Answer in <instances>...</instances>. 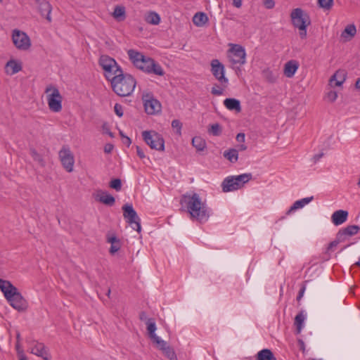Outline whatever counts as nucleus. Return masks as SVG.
<instances>
[{
    "mask_svg": "<svg viewBox=\"0 0 360 360\" xmlns=\"http://www.w3.org/2000/svg\"><path fill=\"white\" fill-rule=\"evenodd\" d=\"M98 63L105 71V76L108 80L112 79L118 72H121L122 68L117 65L115 59L108 56H101Z\"/></svg>",
    "mask_w": 360,
    "mask_h": 360,
    "instance_id": "nucleus-6",
    "label": "nucleus"
},
{
    "mask_svg": "<svg viewBox=\"0 0 360 360\" xmlns=\"http://www.w3.org/2000/svg\"><path fill=\"white\" fill-rule=\"evenodd\" d=\"M32 354L41 357L44 360H51V356L44 343L33 340L30 343Z\"/></svg>",
    "mask_w": 360,
    "mask_h": 360,
    "instance_id": "nucleus-14",
    "label": "nucleus"
},
{
    "mask_svg": "<svg viewBox=\"0 0 360 360\" xmlns=\"http://www.w3.org/2000/svg\"><path fill=\"white\" fill-rule=\"evenodd\" d=\"M226 87H224L222 85L220 86L217 84H214L211 89V94L214 96H221L223 94L224 89Z\"/></svg>",
    "mask_w": 360,
    "mask_h": 360,
    "instance_id": "nucleus-42",
    "label": "nucleus"
},
{
    "mask_svg": "<svg viewBox=\"0 0 360 360\" xmlns=\"http://www.w3.org/2000/svg\"><path fill=\"white\" fill-rule=\"evenodd\" d=\"M348 217V212L339 210L334 212L331 216V221L335 226H339L345 222Z\"/></svg>",
    "mask_w": 360,
    "mask_h": 360,
    "instance_id": "nucleus-19",
    "label": "nucleus"
},
{
    "mask_svg": "<svg viewBox=\"0 0 360 360\" xmlns=\"http://www.w3.org/2000/svg\"><path fill=\"white\" fill-rule=\"evenodd\" d=\"M323 155H324L323 153H321L316 154L315 155H314V157H313L314 162L315 163L317 162L323 156Z\"/></svg>",
    "mask_w": 360,
    "mask_h": 360,
    "instance_id": "nucleus-56",
    "label": "nucleus"
},
{
    "mask_svg": "<svg viewBox=\"0 0 360 360\" xmlns=\"http://www.w3.org/2000/svg\"><path fill=\"white\" fill-rule=\"evenodd\" d=\"M233 5L236 8H240L242 6V0H233Z\"/></svg>",
    "mask_w": 360,
    "mask_h": 360,
    "instance_id": "nucleus-58",
    "label": "nucleus"
},
{
    "mask_svg": "<svg viewBox=\"0 0 360 360\" xmlns=\"http://www.w3.org/2000/svg\"><path fill=\"white\" fill-rule=\"evenodd\" d=\"M360 229L357 225H349L345 228L341 229L337 233L339 236V240L345 241L348 237L356 235Z\"/></svg>",
    "mask_w": 360,
    "mask_h": 360,
    "instance_id": "nucleus-16",
    "label": "nucleus"
},
{
    "mask_svg": "<svg viewBox=\"0 0 360 360\" xmlns=\"http://www.w3.org/2000/svg\"><path fill=\"white\" fill-rule=\"evenodd\" d=\"M346 78V72L344 70H338L330 77L329 84L330 86H340L345 82Z\"/></svg>",
    "mask_w": 360,
    "mask_h": 360,
    "instance_id": "nucleus-20",
    "label": "nucleus"
},
{
    "mask_svg": "<svg viewBox=\"0 0 360 360\" xmlns=\"http://www.w3.org/2000/svg\"><path fill=\"white\" fill-rule=\"evenodd\" d=\"M38 9L42 16L45 17L49 22L51 21L50 14L52 8L49 1L46 0L41 3V4L38 6Z\"/></svg>",
    "mask_w": 360,
    "mask_h": 360,
    "instance_id": "nucleus-25",
    "label": "nucleus"
},
{
    "mask_svg": "<svg viewBox=\"0 0 360 360\" xmlns=\"http://www.w3.org/2000/svg\"><path fill=\"white\" fill-rule=\"evenodd\" d=\"M111 86L113 91L119 96H130L136 86V79L129 74L118 72L110 79Z\"/></svg>",
    "mask_w": 360,
    "mask_h": 360,
    "instance_id": "nucleus-4",
    "label": "nucleus"
},
{
    "mask_svg": "<svg viewBox=\"0 0 360 360\" xmlns=\"http://www.w3.org/2000/svg\"><path fill=\"white\" fill-rule=\"evenodd\" d=\"M113 17L118 20H123L125 18V8L123 6H115L113 11Z\"/></svg>",
    "mask_w": 360,
    "mask_h": 360,
    "instance_id": "nucleus-35",
    "label": "nucleus"
},
{
    "mask_svg": "<svg viewBox=\"0 0 360 360\" xmlns=\"http://www.w3.org/2000/svg\"><path fill=\"white\" fill-rule=\"evenodd\" d=\"M247 149V146L244 144H241L239 146V150H245Z\"/></svg>",
    "mask_w": 360,
    "mask_h": 360,
    "instance_id": "nucleus-64",
    "label": "nucleus"
},
{
    "mask_svg": "<svg viewBox=\"0 0 360 360\" xmlns=\"http://www.w3.org/2000/svg\"><path fill=\"white\" fill-rule=\"evenodd\" d=\"M45 93L47 94V102L50 110L54 112L61 111L63 97L58 88L50 84L46 86Z\"/></svg>",
    "mask_w": 360,
    "mask_h": 360,
    "instance_id": "nucleus-5",
    "label": "nucleus"
},
{
    "mask_svg": "<svg viewBox=\"0 0 360 360\" xmlns=\"http://www.w3.org/2000/svg\"><path fill=\"white\" fill-rule=\"evenodd\" d=\"M211 72L214 78L220 82L224 87H227L229 79L225 77L224 65L218 60L213 59L210 63Z\"/></svg>",
    "mask_w": 360,
    "mask_h": 360,
    "instance_id": "nucleus-10",
    "label": "nucleus"
},
{
    "mask_svg": "<svg viewBox=\"0 0 360 360\" xmlns=\"http://www.w3.org/2000/svg\"><path fill=\"white\" fill-rule=\"evenodd\" d=\"M304 290H305V288H304V287H303V288L300 290L299 294H298V295H297V300H300L302 298V297L303 296V293H304Z\"/></svg>",
    "mask_w": 360,
    "mask_h": 360,
    "instance_id": "nucleus-61",
    "label": "nucleus"
},
{
    "mask_svg": "<svg viewBox=\"0 0 360 360\" xmlns=\"http://www.w3.org/2000/svg\"><path fill=\"white\" fill-rule=\"evenodd\" d=\"M160 342L164 344L156 343L155 345L158 349L162 350L165 356H167L169 360H178L174 349L167 345V343L165 341L161 340Z\"/></svg>",
    "mask_w": 360,
    "mask_h": 360,
    "instance_id": "nucleus-18",
    "label": "nucleus"
},
{
    "mask_svg": "<svg viewBox=\"0 0 360 360\" xmlns=\"http://www.w3.org/2000/svg\"><path fill=\"white\" fill-rule=\"evenodd\" d=\"M142 136L146 143L151 149L163 151L165 150V141L162 136L155 131H143Z\"/></svg>",
    "mask_w": 360,
    "mask_h": 360,
    "instance_id": "nucleus-7",
    "label": "nucleus"
},
{
    "mask_svg": "<svg viewBox=\"0 0 360 360\" xmlns=\"http://www.w3.org/2000/svg\"><path fill=\"white\" fill-rule=\"evenodd\" d=\"M145 20L149 24L156 25L160 23V17L156 12L150 11L146 15Z\"/></svg>",
    "mask_w": 360,
    "mask_h": 360,
    "instance_id": "nucleus-31",
    "label": "nucleus"
},
{
    "mask_svg": "<svg viewBox=\"0 0 360 360\" xmlns=\"http://www.w3.org/2000/svg\"><path fill=\"white\" fill-rule=\"evenodd\" d=\"M15 348H16L18 356L19 355V352H23V350L21 348L20 344L18 342H16Z\"/></svg>",
    "mask_w": 360,
    "mask_h": 360,
    "instance_id": "nucleus-60",
    "label": "nucleus"
},
{
    "mask_svg": "<svg viewBox=\"0 0 360 360\" xmlns=\"http://www.w3.org/2000/svg\"><path fill=\"white\" fill-rule=\"evenodd\" d=\"M113 145L111 143H107L104 146V152L105 153H110L112 150H113Z\"/></svg>",
    "mask_w": 360,
    "mask_h": 360,
    "instance_id": "nucleus-50",
    "label": "nucleus"
},
{
    "mask_svg": "<svg viewBox=\"0 0 360 360\" xmlns=\"http://www.w3.org/2000/svg\"><path fill=\"white\" fill-rule=\"evenodd\" d=\"M224 156L231 162H236L238 158V150L233 148L229 149L224 151Z\"/></svg>",
    "mask_w": 360,
    "mask_h": 360,
    "instance_id": "nucleus-34",
    "label": "nucleus"
},
{
    "mask_svg": "<svg viewBox=\"0 0 360 360\" xmlns=\"http://www.w3.org/2000/svg\"><path fill=\"white\" fill-rule=\"evenodd\" d=\"M12 39L15 47L20 50H27L30 46V39L26 33L18 30L13 31Z\"/></svg>",
    "mask_w": 360,
    "mask_h": 360,
    "instance_id": "nucleus-13",
    "label": "nucleus"
},
{
    "mask_svg": "<svg viewBox=\"0 0 360 360\" xmlns=\"http://www.w3.org/2000/svg\"><path fill=\"white\" fill-rule=\"evenodd\" d=\"M319 6L324 10L329 11L333 5V0H318Z\"/></svg>",
    "mask_w": 360,
    "mask_h": 360,
    "instance_id": "nucleus-40",
    "label": "nucleus"
},
{
    "mask_svg": "<svg viewBox=\"0 0 360 360\" xmlns=\"http://www.w3.org/2000/svg\"><path fill=\"white\" fill-rule=\"evenodd\" d=\"M263 4L267 9H271L275 6V1L274 0H264Z\"/></svg>",
    "mask_w": 360,
    "mask_h": 360,
    "instance_id": "nucleus-49",
    "label": "nucleus"
},
{
    "mask_svg": "<svg viewBox=\"0 0 360 360\" xmlns=\"http://www.w3.org/2000/svg\"><path fill=\"white\" fill-rule=\"evenodd\" d=\"M180 204L186 209L191 219L200 223L207 221L210 217L208 209L205 203L201 201L198 194L194 193L192 195H184L180 200Z\"/></svg>",
    "mask_w": 360,
    "mask_h": 360,
    "instance_id": "nucleus-1",
    "label": "nucleus"
},
{
    "mask_svg": "<svg viewBox=\"0 0 360 360\" xmlns=\"http://www.w3.org/2000/svg\"><path fill=\"white\" fill-rule=\"evenodd\" d=\"M355 87L357 89H360V78H359L356 82V84H355Z\"/></svg>",
    "mask_w": 360,
    "mask_h": 360,
    "instance_id": "nucleus-63",
    "label": "nucleus"
},
{
    "mask_svg": "<svg viewBox=\"0 0 360 360\" xmlns=\"http://www.w3.org/2000/svg\"><path fill=\"white\" fill-rule=\"evenodd\" d=\"M342 242H344V241L339 240V236H338V234L337 233L335 240L328 244L327 250L332 251L334 248H335L340 243H342Z\"/></svg>",
    "mask_w": 360,
    "mask_h": 360,
    "instance_id": "nucleus-45",
    "label": "nucleus"
},
{
    "mask_svg": "<svg viewBox=\"0 0 360 360\" xmlns=\"http://www.w3.org/2000/svg\"><path fill=\"white\" fill-rule=\"evenodd\" d=\"M121 248V242L118 241L116 243L111 244V246L109 249V252L111 255H115Z\"/></svg>",
    "mask_w": 360,
    "mask_h": 360,
    "instance_id": "nucleus-43",
    "label": "nucleus"
},
{
    "mask_svg": "<svg viewBox=\"0 0 360 360\" xmlns=\"http://www.w3.org/2000/svg\"><path fill=\"white\" fill-rule=\"evenodd\" d=\"M256 360H277L273 352L269 349H263L256 356Z\"/></svg>",
    "mask_w": 360,
    "mask_h": 360,
    "instance_id": "nucleus-30",
    "label": "nucleus"
},
{
    "mask_svg": "<svg viewBox=\"0 0 360 360\" xmlns=\"http://www.w3.org/2000/svg\"><path fill=\"white\" fill-rule=\"evenodd\" d=\"M290 18L292 25L297 28L302 27L304 29V27H307L311 23L308 14L304 13L303 10L300 8H295L292 11Z\"/></svg>",
    "mask_w": 360,
    "mask_h": 360,
    "instance_id": "nucleus-11",
    "label": "nucleus"
},
{
    "mask_svg": "<svg viewBox=\"0 0 360 360\" xmlns=\"http://www.w3.org/2000/svg\"><path fill=\"white\" fill-rule=\"evenodd\" d=\"M145 111L148 115L156 114L161 110V104L157 99L150 97L144 99Z\"/></svg>",
    "mask_w": 360,
    "mask_h": 360,
    "instance_id": "nucleus-15",
    "label": "nucleus"
},
{
    "mask_svg": "<svg viewBox=\"0 0 360 360\" xmlns=\"http://www.w3.org/2000/svg\"><path fill=\"white\" fill-rule=\"evenodd\" d=\"M103 129L105 133L108 134L110 137H113V134L110 131L108 124L106 123H104L103 124Z\"/></svg>",
    "mask_w": 360,
    "mask_h": 360,
    "instance_id": "nucleus-52",
    "label": "nucleus"
},
{
    "mask_svg": "<svg viewBox=\"0 0 360 360\" xmlns=\"http://www.w3.org/2000/svg\"><path fill=\"white\" fill-rule=\"evenodd\" d=\"M245 136L243 133H239L236 136V140L238 142L243 143L245 141Z\"/></svg>",
    "mask_w": 360,
    "mask_h": 360,
    "instance_id": "nucleus-54",
    "label": "nucleus"
},
{
    "mask_svg": "<svg viewBox=\"0 0 360 360\" xmlns=\"http://www.w3.org/2000/svg\"><path fill=\"white\" fill-rule=\"evenodd\" d=\"M18 356L19 360H28L23 352H19V355Z\"/></svg>",
    "mask_w": 360,
    "mask_h": 360,
    "instance_id": "nucleus-59",
    "label": "nucleus"
},
{
    "mask_svg": "<svg viewBox=\"0 0 360 360\" xmlns=\"http://www.w3.org/2000/svg\"><path fill=\"white\" fill-rule=\"evenodd\" d=\"M222 191L224 193L236 191L240 188L239 184L234 181L233 177H226L221 183Z\"/></svg>",
    "mask_w": 360,
    "mask_h": 360,
    "instance_id": "nucleus-21",
    "label": "nucleus"
},
{
    "mask_svg": "<svg viewBox=\"0 0 360 360\" xmlns=\"http://www.w3.org/2000/svg\"><path fill=\"white\" fill-rule=\"evenodd\" d=\"M136 149L137 155L141 159H143L144 158H146L144 153H143V150L141 148V147H139V146H136Z\"/></svg>",
    "mask_w": 360,
    "mask_h": 360,
    "instance_id": "nucleus-51",
    "label": "nucleus"
},
{
    "mask_svg": "<svg viewBox=\"0 0 360 360\" xmlns=\"http://www.w3.org/2000/svg\"><path fill=\"white\" fill-rule=\"evenodd\" d=\"M224 106L230 110H236L239 112L241 111L240 102L236 98H226L224 101Z\"/></svg>",
    "mask_w": 360,
    "mask_h": 360,
    "instance_id": "nucleus-27",
    "label": "nucleus"
},
{
    "mask_svg": "<svg viewBox=\"0 0 360 360\" xmlns=\"http://www.w3.org/2000/svg\"><path fill=\"white\" fill-rule=\"evenodd\" d=\"M114 110L118 117H121L123 115V108L120 104L116 103L114 106Z\"/></svg>",
    "mask_w": 360,
    "mask_h": 360,
    "instance_id": "nucleus-48",
    "label": "nucleus"
},
{
    "mask_svg": "<svg viewBox=\"0 0 360 360\" xmlns=\"http://www.w3.org/2000/svg\"><path fill=\"white\" fill-rule=\"evenodd\" d=\"M208 21L207 15L202 12L196 13L193 18V22L198 27H202Z\"/></svg>",
    "mask_w": 360,
    "mask_h": 360,
    "instance_id": "nucleus-29",
    "label": "nucleus"
},
{
    "mask_svg": "<svg viewBox=\"0 0 360 360\" xmlns=\"http://www.w3.org/2000/svg\"><path fill=\"white\" fill-rule=\"evenodd\" d=\"M123 216L127 222L138 233L141 231V219L131 204L127 203L122 206Z\"/></svg>",
    "mask_w": 360,
    "mask_h": 360,
    "instance_id": "nucleus-8",
    "label": "nucleus"
},
{
    "mask_svg": "<svg viewBox=\"0 0 360 360\" xmlns=\"http://www.w3.org/2000/svg\"><path fill=\"white\" fill-rule=\"evenodd\" d=\"M106 241L110 244H113L120 240L114 233H108L106 235Z\"/></svg>",
    "mask_w": 360,
    "mask_h": 360,
    "instance_id": "nucleus-44",
    "label": "nucleus"
},
{
    "mask_svg": "<svg viewBox=\"0 0 360 360\" xmlns=\"http://www.w3.org/2000/svg\"><path fill=\"white\" fill-rule=\"evenodd\" d=\"M221 127L218 123L212 124L208 129L209 133L213 136H219L221 134Z\"/></svg>",
    "mask_w": 360,
    "mask_h": 360,
    "instance_id": "nucleus-39",
    "label": "nucleus"
},
{
    "mask_svg": "<svg viewBox=\"0 0 360 360\" xmlns=\"http://www.w3.org/2000/svg\"><path fill=\"white\" fill-rule=\"evenodd\" d=\"M109 186L116 191H120L122 189V181L120 179H114L110 182Z\"/></svg>",
    "mask_w": 360,
    "mask_h": 360,
    "instance_id": "nucleus-41",
    "label": "nucleus"
},
{
    "mask_svg": "<svg viewBox=\"0 0 360 360\" xmlns=\"http://www.w3.org/2000/svg\"><path fill=\"white\" fill-rule=\"evenodd\" d=\"M192 144L198 151H202L206 147V142L200 136H195L192 139Z\"/></svg>",
    "mask_w": 360,
    "mask_h": 360,
    "instance_id": "nucleus-32",
    "label": "nucleus"
},
{
    "mask_svg": "<svg viewBox=\"0 0 360 360\" xmlns=\"http://www.w3.org/2000/svg\"><path fill=\"white\" fill-rule=\"evenodd\" d=\"M235 181H236L239 184L240 188L243 186V185L248 182L252 179L251 174H243L238 176H231Z\"/></svg>",
    "mask_w": 360,
    "mask_h": 360,
    "instance_id": "nucleus-33",
    "label": "nucleus"
},
{
    "mask_svg": "<svg viewBox=\"0 0 360 360\" xmlns=\"http://www.w3.org/2000/svg\"><path fill=\"white\" fill-rule=\"evenodd\" d=\"M22 70V65L20 63L11 60L7 62L6 65V72L8 75H14Z\"/></svg>",
    "mask_w": 360,
    "mask_h": 360,
    "instance_id": "nucleus-26",
    "label": "nucleus"
},
{
    "mask_svg": "<svg viewBox=\"0 0 360 360\" xmlns=\"http://www.w3.org/2000/svg\"><path fill=\"white\" fill-rule=\"evenodd\" d=\"M299 345L300 346V349L304 350V343L302 340H299Z\"/></svg>",
    "mask_w": 360,
    "mask_h": 360,
    "instance_id": "nucleus-62",
    "label": "nucleus"
},
{
    "mask_svg": "<svg viewBox=\"0 0 360 360\" xmlns=\"http://www.w3.org/2000/svg\"><path fill=\"white\" fill-rule=\"evenodd\" d=\"M338 97V94L335 91H330L326 94V98L330 101L334 102Z\"/></svg>",
    "mask_w": 360,
    "mask_h": 360,
    "instance_id": "nucleus-47",
    "label": "nucleus"
},
{
    "mask_svg": "<svg viewBox=\"0 0 360 360\" xmlns=\"http://www.w3.org/2000/svg\"><path fill=\"white\" fill-rule=\"evenodd\" d=\"M122 142L124 144H125L127 147H129L131 143V140L129 137L127 136H123Z\"/></svg>",
    "mask_w": 360,
    "mask_h": 360,
    "instance_id": "nucleus-55",
    "label": "nucleus"
},
{
    "mask_svg": "<svg viewBox=\"0 0 360 360\" xmlns=\"http://www.w3.org/2000/svg\"><path fill=\"white\" fill-rule=\"evenodd\" d=\"M0 290L13 308L18 311H25L27 309L26 300L9 281L0 278Z\"/></svg>",
    "mask_w": 360,
    "mask_h": 360,
    "instance_id": "nucleus-3",
    "label": "nucleus"
},
{
    "mask_svg": "<svg viewBox=\"0 0 360 360\" xmlns=\"http://www.w3.org/2000/svg\"><path fill=\"white\" fill-rule=\"evenodd\" d=\"M96 200L108 206H112L115 204V198L108 194L106 191H99L96 197Z\"/></svg>",
    "mask_w": 360,
    "mask_h": 360,
    "instance_id": "nucleus-22",
    "label": "nucleus"
},
{
    "mask_svg": "<svg viewBox=\"0 0 360 360\" xmlns=\"http://www.w3.org/2000/svg\"><path fill=\"white\" fill-rule=\"evenodd\" d=\"M139 319H140L141 321H145L146 322L148 319L147 318V315H146V313L145 311H141L140 312V314H139Z\"/></svg>",
    "mask_w": 360,
    "mask_h": 360,
    "instance_id": "nucleus-57",
    "label": "nucleus"
},
{
    "mask_svg": "<svg viewBox=\"0 0 360 360\" xmlns=\"http://www.w3.org/2000/svg\"><path fill=\"white\" fill-rule=\"evenodd\" d=\"M299 68V63L297 60H291L288 61L284 66V75L288 78L294 76Z\"/></svg>",
    "mask_w": 360,
    "mask_h": 360,
    "instance_id": "nucleus-23",
    "label": "nucleus"
},
{
    "mask_svg": "<svg viewBox=\"0 0 360 360\" xmlns=\"http://www.w3.org/2000/svg\"><path fill=\"white\" fill-rule=\"evenodd\" d=\"M172 127L174 129H177V134H181V129L182 127V123L179 120H174L172 122Z\"/></svg>",
    "mask_w": 360,
    "mask_h": 360,
    "instance_id": "nucleus-46",
    "label": "nucleus"
},
{
    "mask_svg": "<svg viewBox=\"0 0 360 360\" xmlns=\"http://www.w3.org/2000/svg\"><path fill=\"white\" fill-rule=\"evenodd\" d=\"M30 152L32 158L35 162H37L41 167L45 166V161L41 155L38 153L34 148H30Z\"/></svg>",
    "mask_w": 360,
    "mask_h": 360,
    "instance_id": "nucleus-36",
    "label": "nucleus"
},
{
    "mask_svg": "<svg viewBox=\"0 0 360 360\" xmlns=\"http://www.w3.org/2000/svg\"><path fill=\"white\" fill-rule=\"evenodd\" d=\"M313 200V197L304 198L301 200L295 201L293 205L290 207V209L287 211L286 214H290L293 211L302 208L305 205L308 204Z\"/></svg>",
    "mask_w": 360,
    "mask_h": 360,
    "instance_id": "nucleus-28",
    "label": "nucleus"
},
{
    "mask_svg": "<svg viewBox=\"0 0 360 360\" xmlns=\"http://www.w3.org/2000/svg\"><path fill=\"white\" fill-rule=\"evenodd\" d=\"M356 33V29L354 25H347L344 31L342 32L341 36L344 38L347 37V34L349 36V39L353 37Z\"/></svg>",
    "mask_w": 360,
    "mask_h": 360,
    "instance_id": "nucleus-37",
    "label": "nucleus"
},
{
    "mask_svg": "<svg viewBox=\"0 0 360 360\" xmlns=\"http://www.w3.org/2000/svg\"><path fill=\"white\" fill-rule=\"evenodd\" d=\"M228 51V58L231 64L234 66L239 65L240 66L244 65L245 60V49L239 44H232Z\"/></svg>",
    "mask_w": 360,
    "mask_h": 360,
    "instance_id": "nucleus-9",
    "label": "nucleus"
},
{
    "mask_svg": "<svg viewBox=\"0 0 360 360\" xmlns=\"http://www.w3.org/2000/svg\"><path fill=\"white\" fill-rule=\"evenodd\" d=\"M146 324L147 326V331L148 334L149 338L151 340L153 344L156 343H162L160 342L161 339L155 334V330L157 329L156 324L155 322V320L153 319H148L147 321L146 322Z\"/></svg>",
    "mask_w": 360,
    "mask_h": 360,
    "instance_id": "nucleus-17",
    "label": "nucleus"
},
{
    "mask_svg": "<svg viewBox=\"0 0 360 360\" xmlns=\"http://www.w3.org/2000/svg\"><path fill=\"white\" fill-rule=\"evenodd\" d=\"M304 321V316L302 312L299 313L295 318V325L297 328V333L301 332V330L303 327V323Z\"/></svg>",
    "mask_w": 360,
    "mask_h": 360,
    "instance_id": "nucleus-38",
    "label": "nucleus"
},
{
    "mask_svg": "<svg viewBox=\"0 0 360 360\" xmlns=\"http://www.w3.org/2000/svg\"><path fill=\"white\" fill-rule=\"evenodd\" d=\"M298 29L300 30V32H299L300 37L302 39H305L307 37V27H304V29H302V27H300Z\"/></svg>",
    "mask_w": 360,
    "mask_h": 360,
    "instance_id": "nucleus-53",
    "label": "nucleus"
},
{
    "mask_svg": "<svg viewBox=\"0 0 360 360\" xmlns=\"http://www.w3.org/2000/svg\"><path fill=\"white\" fill-rule=\"evenodd\" d=\"M127 54L134 65L143 72L159 76H163L165 75V71L161 65L153 58L146 57L141 52L134 49H129L127 51Z\"/></svg>",
    "mask_w": 360,
    "mask_h": 360,
    "instance_id": "nucleus-2",
    "label": "nucleus"
},
{
    "mask_svg": "<svg viewBox=\"0 0 360 360\" xmlns=\"http://www.w3.org/2000/svg\"><path fill=\"white\" fill-rule=\"evenodd\" d=\"M60 160L63 167L68 172L73 171L75 158L70 148L67 146H63L58 153Z\"/></svg>",
    "mask_w": 360,
    "mask_h": 360,
    "instance_id": "nucleus-12",
    "label": "nucleus"
},
{
    "mask_svg": "<svg viewBox=\"0 0 360 360\" xmlns=\"http://www.w3.org/2000/svg\"><path fill=\"white\" fill-rule=\"evenodd\" d=\"M262 76L263 79H265L267 82L274 84L277 81L278 72L276 70H272L269 68H266L262 70Z\"/></svg>",
    "mask_w": 360,
    "mask_h": 360,
    "instance_id": "nucleus-24",
    "label": "nucleus"
}]
</instances>
